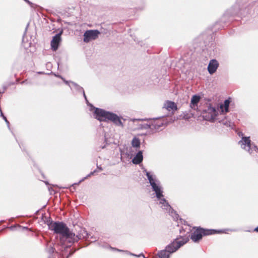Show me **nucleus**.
Masks as SVG:
<instances>
[{
  "label": "nucleus",
  "mask_w": 258,
  "mask_h": 258,
  "mask_svg": "<svg viewBox=\"0 0 258 258\" xmlns=\"http://www.w3.org/2000/svg\"><path fill=\"white\" fill-rule=\"evenodd\" d=\"M81 93H83V96L85 98L88 105L90 106V110L91 111L94 110L93 116L95 119L100 121H111L116 125L120 126H123V123L120 118L117 114L113 112L94 107L92 104L89 103L84 90Z\"/></svg>",
  "instance_id": "obj_1"
},
{
  "label": "nucleus",
  "mask_w": 258,
  "mask_h": 258,
  "mask_svg": "<svg viewBox=\"0 0 258 258\" xmlns=\"http://www.w3.org/2000/svg\"><path fill=\"white\" fill-rule=\"evenodd\" d=\"M189 236L176 238L171 243L167 245L164 249L160 250L154 258H169L171 253L175 252L189 240L188 237ZM138 256L147 258L142 253L139 254Z\"/></svg>",
  "instance_id": "obj_2"
},
{
  "label": "nucleus",
  "mask_w": 258,
  "mask_h": 258,
  "mask_svg": "<svg viewBox=\"0 0 258 258\" xmlns=\"http://www.w3.org/2000/svg\"><path fill=\"white\" fill-rule=\"evenodd\" d=\"M46 224L50 230L53 231L55 233L58 234L61 236V239H64L66 242L70 243V240L72 237H74V233L72 232L67 225L62 222H54L48 220Z\"/></svg>",
  "instance_id": "obj_3"
},
{
  "label": "nucleus",
  "mask_w": 258,
  "mask_h": 258,
  "mask_svg": "<svg viewBox=\"0 0 258 258\" xmlns=\"http://www.w3.org/2000/svg\"><path fill=\"white\" fill-rule=\"evenodd\" d=\"M144 172H146V175L149 181L152 190L154 191L156 194V197L158 200L161 199V198L163 197V191L160 181L156 178L155 175L151 174L150 172L147 171L146 170H145Z\"/></svg>",
  "instance_id": "obj_4"
},
{
  "label": "nucleus",
  "mask_w": 258,
  "mask_h": 258,
  "mask_svg": "<svg viewBox=\"0 0 258 258\" xmlns=\"http://www.w3.org/2000/svg\"><path fill=\"white\" fill-rule=\"evenodd\" d=\"M225 231H233L231 229H225L223 230H216L210 229H205L202 228H198L190 235V238L195 242L201 240L203 236L211 235L215 233L226 232Z\"/></svg>",
  "instance_id": "obj_5"
},
{
  "label": "nucleus",
  "mask_w": 258,
  "mask_h": 258,
  "mask_svg": "<svg viewBox=\"0 0 258 258\" xmlns=\"http://www.w3.org/2000/svg\"><path fill=\"white\" fill-rule=\"evenodd\" d=\"M218 111L219 109H216L210 104L208 105L207 108L203 110V118L206 120L213 122L218 115Z\"/></svg>",
  "instance_id": "obj_6"
},
{
  "label": "nucleus",
  "mask_w": 258,
  "mask_h": 258,
  "mask_svg": "<svg viewBox=\"0 0 258 258\" xmlns=\"http://www.w3.org/2000/svg\"><path fill=\"white\" fill-rule=\"evenodd\" d=\"M238 144L241 146L242 149L247 151L250 154L252 153L253 149L258 152V148L256 146L251 144V141L250 138L248 137H242L241 140L238 142Z\"/></svg>",
  "instance_id": "obj_7"
},
{
  "label": "nucleus",
  "mask_w": 258,
  "mask_h": 258,
  "mask_svg": "<svg viewBox=\"0 0 258 258\" xmlns=\"http://www.w3.org/2000/svg\"><path fill=\"white\" fill-rule=\"evenodd\" d=\"M100 33L98 30H87L84 34L83 41L85 43H88L91 40H95L98 38Z\"/></svg>",
  "instance_id": "obj_8"
},
{
  "label": "nucleus",
  "mask_w": 258,
  "mask_h": 258,
  "mask_svg": "<svg viewBox=\"0 0 258 258\" xmlns=\"http://www.w3.org/2000/svg\"><path fill=\"white\" fill-rule=\"evenodd\" d=\"M160 202L159 204L161 205V207L164 209L166 210L167 211H168V213L173 217L174 218H177L178 215L175 214V212L174 211V210L171 208L170 205L169 204L167 201L164 198H161V199L159 200Z\"/></svg>",
  "instance_id": "obj_9"
},
{
  "label": "nucleus",
  "mask_w": 258,
  "mask_h": 258,
  "mask_svg": "<svg viewBox=\"0 0 258 258\" xmlns=\"http://www.w3.org/2000/svg\"><path fill=\"white\" fill-rule=\"evenodd\" d=\"M88 238L89 234L87 231L85 229H82L79 231L78 235H76L74 234V237H72L70 240V243L77 242L81 239H87Z\"/></svg>",
  "instance_id": "obj_10"
},
{
  "label": "nucleus",
  "mask_w": 258,
  "mask_h": 258,
  "mask_svg": "<svg viewBox=\"0 0 258 258\" xmlns=\"http://www.w3.org/2000/svg\"><path fill=\"white\" fill-rule=\"evenodd\" d=\"M62 32L56 34L52 38L51 41V46L53 50H56L58 49L59 42L61 40V35Z\"/></svg>",
  "instance_id": "obj_11"
},
{
  "label": "nucleus",
  "mask_w": 258,
  "mask_h": 258,
  "mask_svg": "<svg viewBox=\"0 0 258 258\" xmlns=\"http://www.w3.org/2000/svg\"><path fill=\"white\" fill-rule=\"evenodd\" d=\"M218 66L219 63L216 59H212L210 60L208 66V70L209 74L212 75L216 71Z\"/></svg>",
  "instance_id": "obj_12"
},
{
  "label": "nucleus",
  "mask_w": 258,
  "mask_h": 258,
  "mask_svg": "<svg viewBox=\"0 0 258 258\" xmlns=\"http://www.w3.org/2000/svg\"><path fill=\"white\" fill-rule=\"evenodd\" d=\"M152 130H159L164 125V122L160 119H155L151 120Z\"/></svg>",
  "instance_id": "obj_13"
},
{
  "label": "nucleus",
  "mask_w": 258,
  "mask_h": 258,
  "mask_svg": "<svg viewBox=\"0 0 258 258\" xmlns=\"http://www.w3.org/2000/svg\"><path fill=\"white\" fill-rule=\"evenodd\" d=\"M164 107L168 111H175L177 109L176 104L171 101H166L164 104Z\"/></svg>",
  "instance_id": "obj_14"
},
{
  "label": "nucleus",
  "mask_w": 258,
  "mask_h": 258,
  "mask_svg": "<svg viewBox=\"0 0 258 258\" xmlns=\"http://www.w3.org/2000/svg\"><path fill=\"white\" fill-rule=\"evenodd\" d=\"M143 159V152L142 151H139L136 155L135 157L132 160V162L134 164H139L142 161Z\"/></svg>",
  "instance_id": "obj_15"
},
{
  "label": "nucleus",
  "mask_w": 258,
  "mask_h": 258,
  "mask_svg": "<svg viewBox=\"0 0 258 258\" xmlns=\"http://www.w3.org/2000/svg\"><path fill=\"white\" fill-rule=\"evenodd\" d=\"M201 97L198 95H194L191 99V102L190 106L191 108L196 109L197 107L198 103L200 100Z\"/></svg>",
  "instance_id": "obj_16"
},
{
  "label": "nucleus",
  "mask_w": 258,
  "mask_h": 258,
  "mask_svg": "<svg viewBox=\"0 0 258 258\" xmlns=\"http://www.w3.org/2000/svg\"><path fill=\"white\" fill-rule=\"evenodd\" d=\"M230 100L229 99H226L223 104H221L220 108L222 112H228L229 111V107L230 104Z\"/></svg>",
  "instance_id": "obj_17"
},
{
  "label": "nucleus",
  "mask_w": 258,
  "mask_h": 258,
  "mask_svg": "<svg viewBox=\"0 0 258 258\" xmlns=\"http://www.w3.org/2000/svg\"><path fill=\"white\" fill-rule=\"evenodd\" d=\"M70 83L72 84V90H75L77 92L81 93L84 90L83 87L74 82H70Z\"/></svg>",
  "instance_id": "obj_18"
},
{
  "label": "nucleus",
  "mask_w": 258,
  "mask_h": 258,
  "mask_svg": "<svg viewBox=\"0 0 258 258\" xmlns=\"http://www.w3.org/2000/svg\"><path fill=\"white\" fill-rule=\"evenodd\" d=\"M141 143L139 138L135 137L133 139L132 141V145L133 147L139 148L140 147Z\"/></svg>",
  "instance_id": "obj_19"
},
{
  "label": "nucleus",
  "mask_w": 258,
  "mask_h": 258,
  "mask_svg": "<svg viewBox=\"0 0 258 258\" xmlns=\"http://www.w3.org/2000/svg\"><path fill=\"white\" fill-rule=\"evenodd\" d=\"M97 172V170H94L92 172H91L88 175H87L86 177H84L83 178H82L81 180H80L79 182L78 183H75L74 184H80L81 182L83 181L85 179H87V178H88L89 177H90V176L91 175H93L95 173H96Z\"/></svg>",
  "instance_id": "obj_20"
},
{
  "label": "nucleus",
  "mask_w": 258,
  "mask_h": 258,
  "mask_svg": "<svg viewBox=\"0 0 258 258\" xmlns=\"http://www.w3.org/2000/svg\"><path fill=\"white\" fill-rule=\"evenodd\" d=\"M223 123L226 126L233 128V126L234 125V124L233 122L230 121H223Z\"/></svg>",
  "instance_id": "obj_21"
},
{
  "label": "nucleus",
  "mask_w": 258,
  "mask_h": 258,
  "mask_svg": "<svg viewBox=\"0 0 258 258\" xmlns=\"http://www.w3.org/2000/svg\"><path fill=\"white\" fill-rule=\"evenodd\" d=\"M55 251L54 248L51 245H47V251L50 254H52Z\"/></svg>",
  "instance_id": "obj_22"
},
{
  "label": "nucleus",
  "mask_w": 258,
  "mask_h": 258,
  "mask_svg": "<svg viewBox=\"0 0 258 258\" xmlns=\"http://www.w3.org/2000/svg\"><path fill=\"white\" fill-rule=\"evenodd\" d=\"M142 128L144 129H151L152 130L151 122L149 123H145L142 125Z\"/></svg>",
  "instance_id": "obj_23"
},
{
  "label": "nucleus",
  "mask_w": 258,
  "mask_h": 258,
  "mask_svg": "<svg viewBox=\"0 0 258 258\" xmlns=\"http://www.w3.org/2000/svg\"><path fill=\"white\" fill-rule=\"evenodd\" d=\"M62 80L66 84L68 85L70 87L71 89H72V84L70 83L71 81H67L64 78Z\"/></svg>",
  "instance_id": "obj_24"
},
{
  "label": "nucleus",
  "mask_w": 258,
  "mask_h": 258,
  "mask_svg": "<svg viewBox=\"0 0 258 258\" xmlns=\"http://www.w3.org/2000/svg\"><path fill=\"white\" fill-rule=\"evenodd\" d=\"M24 1H25L27 3H28L31 7H33V3H31V2H30L29 0H24Z\"/></svg>",
  "instance_id": "obj_25"
},
{
  "label": "nucleus",
  "mask_w": 258,
  "mask_h": 258,
  "mask_svg": "<svg viewBox=\"0 0 258 258\" xmlns=\"http://www.w3.org/2000/svg\"><path fill=\"white\" fill-rule=\"evenodd\" d=\"M125 252H126L127 254H130V255H134V256H137V257H138V255L132 253H131V252H129V251H125Z\"/></svg>",
  "instance_id": "obj_26"
},
{
  "label": "nucleus",
  "mask_w": 258,
  "mask_h": 258,
  "mask_svg": "<svg viewBox=\"0 0 258 258\" xmlns=\"http://www.w3.org/2000/svg\"><path fill=\"white\" fill-rule=\"evenodd\" d=\"M20 83H21V84H28V82H27V80H24V81H23L21 82Z\"/></svg>",
  "instance_id": "obj_27"
},
{
  "label": "nucleus",
  "mask_w": 258,
  "mask_h": 258,
  "mask_svg": "<svg viewBox=\"0 0 258 258\" xmlns=\"http://www.w3.org/2000/svg\"><path fill=\"white\" fill-rule=\"evenodd\" d=\"M55 76L59 78H60L61 80H63V78L61 76H60V75H56Z\"/></svg>",
  "instance_id": "obj_28"
},
{
  "label": "nucleus",
  "mask_w": 258,
  "mask_h": 258,
  "mask_svg": "<svg viewBox=\"0 0 258 258\" xmlns=\"http://www.w3.org/2000/svg\"><path fill=\"white\" fill-rule=\"evenodd\" d=\"M97 168H98L99 170H100V171H101V170H103V169L102 168V167H100V166H97Z\"/></svg>",
  "instance_id": "obj_29"
},
{
  "label": "nucleus",
  "mask_w": 258,
  "mask_h": 258,
  "mask_svg": "<svg viewBox=\"0 0 258 258\" xmlns=\"http://www.w3.org/2000/svg\"><path fill=\"white\" fill-rule=\"evenodd\" d=\"M74 252V251L72 252H70L69 254L68 255V257L70 256H71V255H72L73 254V253Z\"/></svg>",
  "instance_id": "obj_30"
},
{
  "label": "nucleus",
  "mask_w": 258,
  "mask_h": 258,
  "mask_svg": "<svg viewBox=\"0 0 258 258\" xmlns=\"http://www.w3.org/2000/svg\"><path fill=\"white\" fill-rule=\"evenodd\" d=\"M28 25H29V24H28V25H27V27H26V29H25V32H24V35H25V34H26V31H27V27H28Z\"/></svg>",
  "instance_id": "obj_31"
},
{
  "label": "nucleus",
  "mask_w": 258,
  "mask_h": 258,
  "mask_svg": "<svg viewBox=\"0 0 258 258\" xmlns=\"http://www.w3.org/2000/svg\"><path fill=\"white\" fill-rule=\"evenodd\" d=\"M254 231L258 232V226L254 229Z\"/></svg>",
  "instance_id": "obj_32"
},
{
  "label": "nucleus",
  "mask_w": 258,
  "mask_h": 258,
  "mask_svg": "<svg viewBox=\"0 0 258 258\" xmlns=\"http://www.w3.org/2000/svg\"><path fill=\"white\" fill-rule=\"evenodd\" d=\"M141 3L142 5H144L145 4V2H144V0H141Z\"/></svg>",
  "instance_id": "obj_33"
},
{
  "label": "nucleus",
  "mask_w": 258,
  "mask_h": 258,
  "mask_svg": "<svg viewBox=\"0 0 258 258\" xmlns=\"http://www.w3.org/2000/svg\"><path fill=\"white\" fill-rule=\"evenodd\" d=\"M115 249L117 251H122V250H119L118 249H116V248H115Z\"/></svg>",
  "instance_id": "obj_34"
},
{
  "label": "nucleus",
  "mask_w": 258,
  "mask_h": 258,
  "mask_svg": "<svg viewBox=\"0 0 258 258\" xmlns=\"http://www.w3.org/2000/svg\"><path fill=\"white\" fill-rule=\"evenodd\" d=\"M191 231V229L189 228L188 231H187V233H189Z\"/></svg>",
  "instance_id": "obj_35"
},
{
  "label": "nucleus",
  "mask_w": 258,
  "mask_h": 258,
  "mask_svg": "<svg viewBox=\"0 0 258 258\" xmlns=\"http://www.w3.org/2000/svg\"><path fill=\"white\" fill-rule=\"evenodd\" d=\"M91 238L94 239V241H96L95 238H93V237H91Z\"/></svg>",
  "instance_id": "obj_36"
},
{
  "label": "nucleus",
  "mask_w": 258,
  "mask_h": 258,
  "mask_svg": "<svg viewBox=\"0 0 258 258\" xmlns=\"http://www.w3.org/2000/svg\"><path fill=\"white\" fill-rule=\"evenodd\" d=\"M45 183H46V184H48V182H45Z\"/></svg>",
  "instance_id": "obj_37"
},
{
  "label": "nucleus",
  "mask_w": 258,
  "mask_h": 258,
  "mask_svg": "<svg viewBox=\"0 0 258 258\" xmlns=\"http://www.w3.org/2000/svg\"><path fill=\"white\" fill-rule=\"evenodd\" d=\"M71 246V245H68L67 246V247H69V246Z\"/></svg>",
  "instance_id": "obj_38"
},
{
  "label": "nucleus",
  "mask_w": 258,
  "mask_h": 258,
  "mask_svg": "<svg viewBox=\"0 0 258 258\" xmlns=\"http://www.w3.org/2000/svg\"><path fill=\"white\" fill-rule=\"evenodd\" d=\"M49 258H53V257H51V256H49Z\"/></svg>",
  "instance_id": "obj_39"
}]
</instances>
